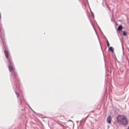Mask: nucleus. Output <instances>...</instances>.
I'll list each match as a JSON object with an SVG mask.
<instances>
[{
  "label": "nucleus",
  "mask_w": 129,
  "mask_h": 129,
  "mask_svg": "<svg viewBox=\"0 0 129 129\" xmlns=\"http://www.w3.org/2000/svg\"><path fill=\"white\" fill-rule=\"evenodd\" d=\"M109 49L112 53L113 52L114 49L112 47H109Z\"/></svg>",
  "instance_id": "obj_6"
},
{
  "label": "nucleus",
  "mask_w": 129,
  "mask_h": 129,
  "mask_svg": "<svg viewBox=\"0 0 129 129\" xmlns=\"http://www.w3.org/2000/svg\"><path fill=\"white\" fill-rule=\"evenodd\" d=\"M122 26L121 25H119L118 27V29L119 31H120L122 29Z\"/></svg>",
  "instance_id": "obj_5"
},
{
  "label": "nucleus",
  "mask_w": 129,
  "mask_h": 129,
  "mask_svg": "<svg viewBox=\"0 0 129 129\" xmlns=\"http://www.w3.org/2000/svg\"><path fill=\"white\" fill-rule=\"evenodd\" d=\"M112 119L111 116H108L107 118V121L110 124L111 123Z\"/></svg>",
  "instance_id": "obj_4"
},
{
  "label": "nucleus",
  "mask_w": 129,
  "mask_h": 129,
  "mask_svg": "<svg viewBox=\"0 0 129 129\" xmlns=\"http://www.w3.org/2000/svg\"><path fill=\"white\" fill-rule=\"evenodd\" d=\"M123 35L124 36H126V33L125 31H124L123 32Z\"/></svg>",
  "instance_id": "obj_8"
},
{
  "label": "nucleus",
  "mask_w": 129,
  "mask_h": 129,
  "mask_svg": "<svg viewBox=\"0 0 129 129\" xmlns=\"http://www.w3.org/2000/svg\"><path fill=\"white\" fill-rule=\"evenodd\" d=\"M16 92V94L17 96V97L18 98L19 97V93H18L16 92Z\"/></svg>",
  "instance_id": "obj_7"
},
{
  "label": "nucleus",
  "mask_w": 129,
  "mask_h": 129,
  "mask_svg": "<svg viewBox=\"0 0 129 129\" xmlns=\"http://www.w3.org/2000/svg\"><path fill=\"white\" fill-rule=\"evenodd\" d=\"M2 30V26L1 25H0V31H1Z\"/></svg>",
  "instance_id": "obj_10"
},
{
  "label": "nucleus",
  "mask_w": 129,
  "mask_h": 129,
  "mask_svg": "<svg viewBox=\"0 0 129 129\" xmlns=\"http://www.w3.org/2000/svg\"><path fill=\"white\" fill-rule=\"evenodd\" d=\"M9 68L10 71L12 72L13 76L14 77V78H15L17 77V74L16 73L14 69L11 65L9 66Z\"/></svg>",
  "instance_id": "obj_2"
},
{
  "label": "nucleus",
  "mask_w": 129,
  "mask_h": 129,
  "mask_svg": "<svg viewBox=\"0 0 129 129\" xmlns=\"http://www.w3.org/2000/svg\"><path fill=\"white\" fill-rule=\"evenodd\" d=\"M127 129H129V126L128 127V128Z\"/></svg>",
  "instance_id": "obj_11"
},
{
  "label": "nucleus",
  "mask_w": 129,
  "mask_h": 129,
  "mask_svg": "<svg viewBox=\"0 0 129 129\" xmlns=\"http://www.w3.org/2000/svg\"><path fill=\"white\" fill-rule=\"evenodd\" d=\"M117 122L122 125H125L128 124L127 118L124 115H119L117 117Z\"/></svg>",
  "instance_id": "obj_1"
},
{
  "label": "nucleus",
  "mask_w": 129,
  "mask_h": 129,
  "mask_svg": "<svg viewBox=\"0 0 129 129\" xmlns=\"http://www.w3.org/2000/svg\"><path fill=\"white\" fill-rule=\"evenodd\" d=\"M4 52L6 58L8 60L10 64H11L12 63L11 58L10 56H9L8 51L7 50H4Z\"/></svg>",
  "instance_id": "obj_3"
},
{
  "label": "nucleus",
  "mask_w": 129,
  "mask_h": 129,
  "mask_svg": "<svg viewBox=\"0 0 129 129\" xmlns=\"http://www.w3.org/2000/svg\"><path fill=\"white\" fill-rule=\"evenodd\" d=\"M107 46L108 47H109L110 46V44H109V43L108 41V40H107Z\"/></svg>",
  "instance_id": "obj_9"
}]
</instances>
